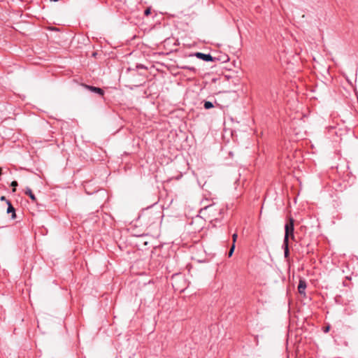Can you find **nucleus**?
<instances>
[{
    "label": "nucleus",
    "instance_id": "ddd939ff",
    "mask_svg": "<svg viewBox=\"0 0 358 358\" xmlns=\"http://www.w3.org/2000/svg\"><path fill=\"white\" fill-rule=\"evenodd\" d=\"M150 13H151V10H150V8H149L145 9L144 11V15L145 16H148Z\"/></svg>",
    "mask_w": 358,
    "mask_h": 358
},
{
    "label": "nucleus",
    "instance_id": "f257e3e1",
    "mask_svg": "<svg viewBox=\"0 0 358 358\" xmlns=\"http://www.w3.org/2000/svg\"><path fill=\"white\" fill-rule=\"evenodd\" d=\"M162 217V210L155 206L143 209L139 215V219L148 227L152 229L159 227Z\"/></svg>",
    "mask_w": 358,
    "mask_h": 358
},
{
    "label": "nucleus",
    "instance_id": "4468645a",
    "mask_svg": "<svg viewBox=\"0 0 358 358\" xmlns=\"http://www.w3.org/2000/svg\"><path fill=\"white\" fill-rule=\"evenodd\" d=\"M237 237H238L237 234L235 233V234H233V236H232L233 244H235V242L236 241Z\"/></svg>",
    "mask_w": 358,
    "mask_h": 358
},
{
    "label": "nucleus",
    "instance_id": "39448f33",
    "mask_svg": "<svg viewBox=\"0 0 358 358\" xmlns=\"http://www.w3.org/2000/svg\"><path fill=\"white\" fill-rule=\"evenodd\" d=\"M83 86L86 89L89 90L90 91H91L92 92H94V93H96V94H99L101 96H103V94H104V91L101 88H99V87H97L91 86V85H83Z\"/></svg>",
    "mask_w": 358,
    "mask_h": 358
},
{
    "label": "nucleus",
    "instance_id": "f8f14e48",
    "mask_svg": "<svg viewBox=\"0 0 358 358\" xmlns=\"http://www.w3.org/2000/svg\"><path fill=\"white\" fill-rule=\"evenodd\" d=\"M17 181H13L10 184L11 187H13V192H15V187L17 186Z\"/></svg>",
    "mask_w": 358,
    "mask_h": 358
},
{
    "label": "nucleus",
    "instance_id": "7ed1b4c3",
    "mask_svg": "<svg viewBox=\"0 0 358 358\" xmlns=\"http://www.w3.org/2000/svg\"><path fill=\"white\" fill-rule=\"evenodd\" d=\"M195 56L200 59H202L205 62H213L214 57H212L210 54H204L202 52H196Z\"/></svg>",
    "mask_w": 358,
    "mask_h": 358
},
{
    "label": "nucleus",
    "instance_id": "dca6fc26",
    "mask_svg": "<svg viewBox=\"0 0 358 358\" xmlns=\"http://www.w3.org/2000/svg\"><path fill=\"white\" fill-rule=\"evenodd\" d=\"M330 327L327 326L324 329V332L327 333L329 331Z\"/></svg>",
    "mask_w": 358,
    "mask_h": 358
},
{
    "label": "nucleus",
    "instance_id": "a211bd4d",
    "mask_svg": "<svg viewBox=\"0 0 358 358\" xmlns=\"http://www.w3.org/2000/svg\"><path fill=\"white\" fill-rule=\"evenodd\" d=\"M1 171H2V170H1V168L0 167V175L1 174Z\"/></svg>",
    "mask_w": 358,
    "mask_h": 358
},
{
    "label": "nucleus",
    "instance_id": "0eeeda50",
    "mask_svg": "<svg viewBox=\"0 0 358 358\" xmlns=\"http://www.w3.org/2000/svg\"><path fill=\"white\" fill-rule=\"evenodd\" d=\"M282 248L284 249V256L286 259L289 257V243L283 242Z\"/></svg>",
    "mask_w": 358,
    "mask_h": 358
},
{
    "label": "nucleus",
    "instance_id": "423d86ee",
    "mask_svg": "<svg viewBox=\"0 0 358 358\" xmlns=\"http://www.w3.org/2000/svg\"><path fill=\"white\" fill-rule=\"evenodd\" d=\"M6 203L8 205L7 213H12L11 218L15 219L16 217V214H15V210L14 207L13 206V205L11 204V203L9 200H6Z\"/></svg>",
    "mask_w": 358,
    "mask_h": 358
},
{
    "label": "nucleus",
    "instance_id": "20e7f679",
    "mask_svg": "<svg viewBox=\"0 0 358 358\" xmlns=\"http://www.w3.org/2000/svg\"><path fill=\"white\" fill-rule=\"evenodd\" d=\"M307 287L306 282L304 279L301 278L299 282L298 292L300 294H306V289Z\"/></svg>",
    "mask_w": 358,
    "mask_h": 358
},
{
    "label": "nucleus",
    "instance_id": "f03ea898",
    "mask_svg": "<svg viewBox=\"0 0 358 358\" xmlns=\"http://www.w3.org/2000/svg\"><path fill=\"white\" fill-rule=\"evenodd\" d=\"M294 220L289 217L288 221L285 224V236L283 242L289 243V238H290L292 240H295L294 236Z\"/></svg>",
    "mask_w": 358,
    "mask_h": 358
},
{
    "label": "nucleus",
    "instance_id": "2eb2a0df",
    "mask_svg": "<svg viewBox=\"0 0 358 358\" xmlns=\"http://www.w3.org/2000/svg\"><path fill=\"white\" fill-rule=\"evenodd\" d=\"M182 69H188V70L192 71L195 70L194 67H192V66H183Z\"/></svg>",
    "mask_w": 358,
    "mask_h": 358
},
{
    "label": "nucleus",
    "instance_id": "f3484780",
    "mask_svg": "<svg viewBox=\"0 0 358 358\" xmlns=\"http://www.w3.org/2000/svg\"><path fill=\"white\" fill-rule=\"evenodd\" d=\"M0 200L1 201H5L6 202V198L4 196H1V198H0Z\"/></svg>",
    "mask_w": 358,
    "mask_h": 358
},
{
    "label": "nucleus",
    "instance_id": "1a4fd4ad",
    "mask_svg": "<svg viewBox=\"0 0 358 358\" xmlns=\"http://www.w3.org/2000/svg\"><path fill=\"white\" fill-rule=\"evenodd\" d=\"M215 208V205L214 204H208L207 206H205L203 208H202L201 210H200V213H202L203 211H206L208 210H211L213 208Z\"/></svg>",
    "mask_w": 358,
    "mask_h": 358
},
{
    "label": "nucleus",
    "instance_id": "6e6552de",
    "mask_svg": "<svg viewBox=\"0 0 358 358\" xmlns=\"http://www.w3.org/2000/svg\"><path fill=\"white\" fill-rule=\"evenodd\" d=\"M25 194L29 196V198L31 199L32 201H34V202L36 201V198L35 195L33 194L31 189L27 188V190L25 191Z\"/></svg>",
    "mask_w": 358,
    "mask_h": 358
},
{
    "label": "nucleus",
    "instance_id": "9d476101",
    "mask_svg": "<svg viewBox=\"0 0 358 358\" xmlns=\"http://www.w3.org/2000/svg\"><path fill=\"white\" fill-rule=\"evenodd\" d=\"M203 106L205 109H210L213 108L214 106L212 102L206 101L204 102Z\"/></svg>",
    "mask_w": 358,
    "mask_h": 358
},
{
    "label": "nucleus",
    "instance_id": "9b49d317",
    "mask_svg": "<svg viewBox=\"0 0 358 358\" xmlns=\"http://www.w3.org/2000/svg\"><path fill=\"white\" fill-rule=\"evenodd\" d=\"M234 249H235V244H232L229 252H228V257H230L232 256L233 253H234Z\"/></svg>",
    "mask_w": 358,
    "mask_h": 358
}]
</instances>
